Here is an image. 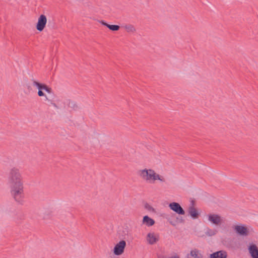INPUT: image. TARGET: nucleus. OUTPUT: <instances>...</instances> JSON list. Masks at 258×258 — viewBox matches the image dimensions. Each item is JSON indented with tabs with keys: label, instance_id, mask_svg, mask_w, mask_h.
<instances>
[{
	"label": "nucleus",
	"instance_id": "obj_1",
	"mask_svg": "<svg viewBox=\"0 0 258 258\" xmlns=\"http://www.w3.org/2000/svg\"><path fill=\"white\" fill-rule=\"evenodd\" d=\"M9 181L11 184V194L15 200L21 203L24 197V182L20 170L13 168L9 172Z\"/></svg>",
	"mask_w": 258,
	"mask_h": 258
},
{
	"label": "nucleus",
	"instance_id": "obj_14",
	"mask_svg": "<svg viewBox=\"0 0 258 258\" xmlns=\"http://www.w3.org/2000/svg\"><path fill=\"white\" fill-rule=\"evenodd\" d=\"M100 23L103 25L106 26L110 30L113 31H116L119 29V26L116 25H110L104 22V21H100Z\"/></svg>",
	"mask_w": 258,
	"mask_h": 258
},
{
	"label": "nucleus",
	"instance_id": "obj_6",
	"mask_svg": "<svg viewBox=\"0 0 258 258\" xmlns=\"http://www.w3.org/2000/svg\"><path fill=\"white\" fill-rule=\"evenodd\" d=\"M125 246L126 242L124 240H120L114 245L112 250L113 254L117 256L122 254Z\"/></svg>",
	"mask_w": 258,
	"mask_h": 258
},
{
	"label": "nucleus",
	"instance_id": "obj_16",
	"mask_svg": "<svg viewBox=\"0 0 258 258\" xmlns=\"http://www.w3.org/2000/svg\"><path fill=\"white\" fill-rule=\"evenodd\" d=\"M144 208L150 213H156L155 209L148 203H145L144 204Z\"/></svg>",
	"mask_w": 258,
	"mask_h": 258
},
{
	"label": "nucleus",
	"instance_id": "obj_7",
	"mask_svg": "<svg viewBox=\"0 0 258 258\" xmlns=\"http://www.w3.org/2000/svg\"><path fill=\"white\" fill-rule=\"evenodd\" d=\"M207 217L208 221L212 224L219 226L223 223L222 218L218 214H210Z\"/></svg>",
	"mask_w": 258,
	"mask_h": 258
},
{
	"label": "nucleus",
	"instance_id": "obj_3",
	"mask_svg": "<svg viewBox=\"0 0 258 258\" xmlns=\"http://www.w3.org/2000/svg\"><path fill=\"white\" fill-rule=\"evenodd\" d=\"M168 206L171 210L174 212L178 215H184L185 214V211L181 207L180 205L178 203L174 202H171L169 203ZM168 221L171 225L175 226L178 223H183L184 222V219L182 217L178 216L176 217V220L175 221L168 220Z\"/></svg>",
	"mask_w": 258,
	"mask_h": 258
},
{
	"label": "nucleus",
	"instance_id": "obj_4",
	"mask_svg": "<svg viewBox=\"0 0 258 258\" xmlns=\"http://www.w3.org/2000/svg\"><path fill=\"white\" fill-rule=\"evenodd\" d=\"M32 86L38 90V96L39 97H43L45 96L44 92L50 94L52 92V89L45 84L41 83L36 80H32Z\"/></svg>",
	"mask_w": 258,
	"mask_h": 258
},
{
	"label": "nucleus",
	"instance_id": "obj_15",
	"mask_svg": "<svg viewBox=\"0 0 258 258\" xmlns=\"http://www.w3.org/2000/svg\"><path fill=\"white\" fill-rule=\"evenodd\" d=\"M123 28L128 33H134L136 31L135 27L132 24L125 25Z\"/></svg>",
	"mask_w": 258,
	"mask_h": 258
},
{
	"label": "nucleus",
	"instance_id": "obj_10",
	"mask_svg": "<svg viewBox=\"0 0 258 258\" xmlns=\"http://www.w3.org/2000/svg\"><path fill=\"white\" fill-rule=\"evenodd\" d=\"M247 249L251 258H258V246L256 244L254 243H249Z\"/></svg>",
	"mask_w": 258,
	"mask_h": 258
},
{
	"label": "nucleus",
	"instance_id": "obj_2",
	"mask_svg": "<svg viewBox=\"0 0 258 258\" xmlns=\"http://www.w3.org/2000/svg\"><path fill=\"white\" fill-rule=\"evenodd\" d=\"M138 174L142 179L148 183L153 184L157 181L163 183L166 181V178L163 175L158 173L152 168L141 169L139 170Z\"/></svg>",
	"mask_w": 258,
	"mask_h": 258
},
{
	"label": "nucleus",
	"instance_id": "obj_19",
	"mask_svg": "<svg viewBox=\"0 0 258 258\" xmlns=\"http://www.w3.org/2000/svg\"><path fill=\"white\" fill-rule=\"evenodd\" d=\"M95 137L97 139V140H99L100 138H101V135L99 134H96L95 136Z\"/></svg>",
	"mask_w": 258,
	"mask_h": 258
},
{
	"label": "nucleus",
	"instance_id": "obj_8",
	"mask_svg": "<svg viewBox=\"0 0 258 258\" xmlns=\"http://www.w3.org/2000/svg\"><path fill=\"white\" fill-rule=\"evenodd\" d=\"M47 23V18L44 15H41L38 18L36 24V29L40 32L43 30Z\"/></svg>",
	"mask_w": 258,
	"mask_h": 258
},
{
	"label": "nucleus",
	"instance_id": "obj_18",
	"mask_svg": "<svg viewBox=\"0 0 258 258\" xmlns=\"http://www.w3.org/2000/svg\"><path fill=\"white\" fill-rule=\"evenodd\" d=\"M198 251H197L196 250H191L190 251V255L192 256L197 257L198 256Z\"/></svg>",
	"mask_w": 258,
	"mask_h": 258
},
{
	"label": "nucleus",
	"instance_id": "obj_5",
	"mask_svg": "<svg viewBox=\"0 0 258 258\" xmlns=\"http://www.w3.org/2000/svg\"><path fill=\"white\" fill-rule=\"evenodd\" d=\"M159 239V234L154 231H150L147 233L145 240L147 244L154 245L157 243Z\"/></svg>",
	"mask_w": 258,
	"mask_h": 258
},
{
	"label": "nucleus",
	"instance_id": "obj_13",
	"mask_svg": "<svg viewBox=\"0 0 258 258\" xmlns=\"http://www.w3.org/2000/svg\"><path fill=\"white\" fill-rule=\"evenodd\" d=\"M227 252L224 250H220L210 255V258H226Z\"/></svg>",
	"mask_w": 258,
	"mask_h": 258
},
{
	"label": "nucleus",
	"instance_id": "obj_9",
	"mask_svg": "<svg viewBox=\"0 0 258 258\" xmlns=\"http://www.w3.org/2000/svg\"><path fill=\"white\" fill-rule=\"evenodd\" d=\"M233 229L237 234L242 236H247L249 233L248 228L243 225H235L233 226Z\"/></svg>",
	"mask_w": 258,
	"mask_h": 258
},
{
	"label": "nucleus",
	"instance_id": "obj_11",
	"mask_svg": "<svg viewBox=\"0 0 258 258\" xmlns=\"http://www.w3.org/2000/svg\"><path fill=\"white\" fill-rule=\"evenodd\" d=\"M187 211L189 216L193 219H198L200 214L199 210L193 205L188 207Z\"/></svg>",
	"mask_w": 258,
	"mask_h": 258
},
{
	"label": "nucleus",
	"instance_id": "obj_12",
	"mask_svg": "<svg viewBox=\"0 0 258 258\" xmlns=\"http://www.w3.org/2000/svg\"><path fill=\"white\" fill-rule=\"evenodd\" d=\"M155 223V220L149 217L148 216H144L142 219V224L147 227H151Z\"/></svg>",
	"mask_w": 258,
	"mask_h": 258
},
{
	"label": "nucleus",
	"instance_id": "obj_17",
	"mask_svg": "<svg viewBox=\"0 0 258 258\" xmlns=\"http://www.w3.org/2000/svg\"><path fill=\"white\" fill-rule=\"evenodd\" d=\"M45 97V100L47 101L48 103H50V105L54 106V107H56V104L53 103L52 101H51L50 99H48V98L45 95V96H44Z\"/></svg>",
	"mask_w": 258,
	"mask_h": 258
}]
</instances>
